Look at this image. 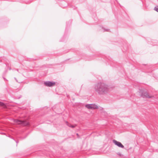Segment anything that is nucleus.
Instances as JSON below:
<instances>
[{"label": "nucleus", "instance_id": "nucleus-1", "mask_svg": "<svg viewBox=\"0 0 158 158\" xmlns=\"http://www.w3.org/2000/svg\"><path fill=\"white\" fill-rule=\"evenodd\" d=\"M95 91L98 94L103 95L107 94L109 89L108 86L106 84L100 82L96 84L94 87Z\"/></svg>", "mask_w": 158, "mask_h": 158}, {"label": "nucleus", "instance_id": "nucleus-2", "mask_svg": "<svg viewBox=\"0 0 158 158\" xmlns=\"http://www.w3.org/2000/svg\"><path fill=\"white\" fill-rule=\"evenodd\" d=\"M13 121L15 123L21 125L23 126H27L29 125V123L27 121H22L18 119H13Z\"/></svg>", "mask_w": 158, "mask_h": 158}, {"label": "nucleus", "instance_id": "nucleus-3", "mask_svg": "<svg viewBox=\"0 0 158 158\" xmlns=\"http://www.w3.org/2000/svg\"><path fill=\"white\" fill-rule=\"evenodd\" d=\"M85 107L89 109L94 110L98 108V106L95 104H87Z\"/></svg>", "mask_w": 158, "mask_h": 158}, {"label": "nucleus", "instance_id": "nucleus-4", "mask_svg": "<svg viewBox=\"0 0 158 158\" xmlns=\"http://www.w3.org/2000/svg\"><path fill=\"white\" fill-rule=\"evenodd\" d=\"M113 143L116 145L118 147H119L122 148H124V146L121 143L117 141L115 139H113Z\"/></svg>", "mask_w": 158, "mask_h": 158}, {"label": "nucleus", "instance_id": "nucleus-5", "mask_svg": "<svg viewBox=\"0 0 158 158\" xmlns=\"http://www.w3.org/2000/svg\"><path fill=\"white\" fill-rule=\"evenodd\" d=\"M44 84L46 86L51 87L54 86L55 85V82L47 81L44 82Z\"/></svg>", "mask_w": 158, "mask_h": 158}, {"label": "nucleus", "instance_id": "nucleus-6", "mask_svg": "<svg viewBox=\"0 0 158 158\" xmlns=\"http://www.w3.org/2000/svg\"><path fill=\"white\" fill-rule=\"evenodd\" d=\"M142 96L143 97H145L148 98H152L154 97V96L152 95H150L147 92H145L142 93Z\"/></svg>", "mask_w": 158, "mask_h": 158}, {"label": "nucleus", "instance_id": "nucleus-7", "mask_svg": "<svg viewBox=\"0 0 158 158\" xmlns=\"http://www.w3.org/2000/svg\"><path fill=\"white\" fill-rule=\"evenodd\" d=\"M66 124H67V125H68L69 127H71L73 128L75 127L76 126V125H73L70 123H68L67 122H66Z\"/></svg>", "mask_w": 158, "mask_h": 158}, {"label": "nucleus", "instance_id": "nucleus-8", "mask_svg": "<svg viewBox=\"0 0 158 158\" xmlns=\"http://www.w3.org/2000/svg\"><path fill=\"white\" fill-rule=\"evenodd\" d=\"M154 10L158 12V6H156L154 8Z\"/></svg>", "mask_w": 158, "mask_h": 158}, {"label": "nucleus", "instance_id": "nucleus-9", "mask_svg": "<svg viewBox=\"0 0 158 158\" xmlns=\"http://www.w3.org/2000/svg\"><path fill=\"white\" fill-rule=\"evenodd\" d=\"M3 105L4 104L1 102H0V106H3Z\"/></svg>", "mask_w": 158, "mask_h": 158}, {"label": "nucleus", "instance_id": "nucleus-10", "mask_svg": "<svg viewBox=\"0 0 158 158\" xmlns=\"http://www.w3.org/2000/svg\"><path fill=\"white\" fill-rule=\"evenodd\" d=\"M117 154H118V155H119V156H122V154H121L120 153H117Z\"/></svg>", "mask_w": 158, "mask_h": 158}]
</instances>
